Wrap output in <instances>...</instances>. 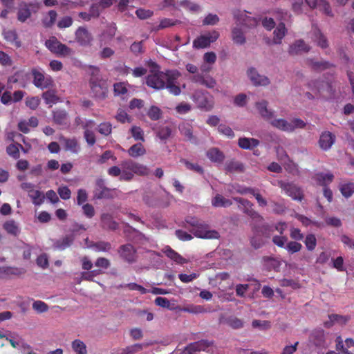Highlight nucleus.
Returning <instances> with one entry per match:
<instances>
[{
    "mask_svg": "<svg viewBox=\"0 0 354 354\" xmlns=\"http://www.w3.org/2000/svg\"><path fill=\"white\" fill-rule=\"evenodd\" d=\"M180 75V73L177 70H167L165 73L158 72L149 75L146 84L148 86L157 90L167 88L170 93L178 95L181 90L177 80Z\"/></svg>",
    "mask_w": 354,
    "mask_h": 354,
    "instance_id": "f257e3e1",
    "label": "nucleus"
},
{
    "mask_svg": "<svg viewBox=\"0 0 354 354\" xmlns=\"http://www.w3.org/2000/svg\"><path fill=\"white\" fill-rule=\"evenodd\" d=\"M186 223L191 227L190 232L196 237L204 239H217L219 233L214 230H209V225L204 221L194 216H187Z\"/></svg>",
    "mask_w": 354,
    "mask_h": 354,
    "instance_id": "f03ea898",
    "label": "nucleus"
},
{
    "mask_svg": "<svg viewBox=\"0 0 354 354\" xmlns=\"http://www.w3.org/2000/svg\"><path fill=\"white\" fill-rule=\"evenodd\" d=\"M120 166L122 172L120 180L131 181L133 178L134 174L146 176L150 173L149 169L146 165L130 159L122 161Z\"/></svg>",
    "mask_w": 354,
    "mask_h": 354,
    "instance_id": "7ed1b4c3",
    "label": "nucleus"
},
{
    "mask_svg": "<svg viewBox=\"0 0 354 354\" xmlns=\"http://www.w3.org/2000/svg\"><path fill=\"white\" fill-rule=\"evenodd\" d=\"M92 69L89 84L94 96L98 99H104L108 94V85L106 80H103L100 75V70L94 66L90 67Z\"/></svg>",
    "mask_w": 354,
    "mask_h": 354,
    "instance_id": "20e7f679",
    "label": "nucleus"
},
{
    "mask_svg": "<svg viewBox=\"0 0 354 354\" xmlns=\"http://www.w3.org/2000/svg\"><path fill=\"white\" fill-rule=\"evenodd\" d=\"M46 48L59 57H68L73 53V50L60 42L55 37H51L45 42Z\"/></svg>",
    "mask_w": 354,
    "mask_h": 354,
    "instance_id": "39448f33",
    "label": "nucleus"
},
{
    "mask_svg": "<svg viewBox=\"0 0 354 354\" xmlns=\"http://www.w3.org/2000/svg\"><path fill=\"white\" fill-rule=\"evenodd\" d=\"M278 186L281 188L286 194L291 197L295 201H301L304 194L301 189L292 183H286L283 180H279Z\"/></svg>",
    "mask_w": 354,
    "mask_h": 354,
    "instance_id": "423d86ee",
    "label": "nucleus"
},
{
    "mask_svg": "<svg viewBox=\"0 0 354 354\" xmlns=\"http://www.w3.org/2000/svg\"><path fill=\"white\" fill-rule=\"evenodd\" d=\"M218 37L219 33L216 30L201 35L194 40L193 47L197 49L207 48L211 43L214 42Z\"/></svg>",
    "mask_w": 354,
    "mask_h": 354,
    "instance_id": "0eeeda50",
    "label": "nucleus"
},
{
    "mask_svg": "<svg viewBox=\"0 0 354 354\" xmlns=\"http://www.w3.org/2000/svg\"><path fill=\"white\" fill-rule=\"evenodd\" d=\"M33 84L37 88L44 89L53 86V80L50 76L45 77L44 73L36 68L32 70Z\"/></svg>",
    "mask_w": 354,
    "mask_h": 354,
    "instance_id": "6e6552de",
    "label": "nucleus"
},
{
    "mask_svg": "<svg viewBox=\"0 0 354 354\" xmlns=\"http://www.w3.org/2000/svg\"><path fill=\"white\" fill-rule=\"evenodd\" d=\"M310 342L318 348H326L328 345L327 342L326 333L322 328L314 329L309 337Z\"/></svg>",
    "mask_w": 354,
    "mask_h": 354,
    "instance_id": "1a4fd4ad",
    "label": "nucleus"
},
{
    "mask_svg": "<svg viewBox=\"0 0 354 354\" xmlns=\"http://www.w3.org/2000/svg\"><path fill=\"white\" fill-rule=\"evenodd\" d=\"M234 16L242 26L248 28L256 27L259 23L257 18L248 15L245 11H235Z\"/></svg>",
    "mask_w": 354,
    "mask_h": 354,
    "instance_id": "9d476101",
    "label": "nucleus"
},
{
    "mask_svg": "<svg viewBox=\"0 0 354 354\" xmlns=\"http://www.w3.org/2000/svg\"><path fill=\"white\" fill-rule=\"evenodd\" d=\"M120 257L125 261L131 263L136 261V250L131 244L121 245L118 249Z\"/></svg>",
    "mask_w": 354,
    "mask_h": 354,
    "instance_id": "9b49d317",
    "label": "nucleus"
},
{
    "mask_svg": "<svg viewBox=\"0 0 354 354\" xmlns=\"http://www.w3.org/2000/svg\"><path fill=\"white\" fill-rule=\"evenodd\" d=\"M335 136L330 131H324L319 136L318 144L319 147L324 150L327 151L331 148L335 142Z\"/></svg>",
    "mask_w": 354,
    "mask_h": 354,
    "instance_id": "f8f14e48",
    "label": "nucleus"
},
{
    "mask_svg": "<svg viewBox=\"0 0 354 354\" xmlns=\"http://www.w3.org/2000/svg\"><path fill=\"white\" fill-rule=\"evenodd\" d=\"M75 39L81 46L90 45L93 40L91 34L84 27H79L75 31Z\"/></svg>",
    "mask_w": 354,
    "mask_h": 354,
    "instance_id": "ddd939ff",
    "label": "nucleus"
},
{
    "mask_svg": "<svg viewBox=\"0 0 354 354\" xmlns=\"http://www.w3.org/2000/svg\"><path fill=\"white\" fill-rule=\"evenodd\" d=\"M248 75L251 82L256 86H266L270 83L269 79L264 75H259L254 68L248 69Z\"/></svg>",
    "mask_w": 354,
    "mask_h": 354,
    "instance_id": "4468645a",
    "label": "nucleus"
},
{
    "mask_svg": "<svg viewBox=\"0 0 354 354\" xmlns=\"http://www.w3.org/2000/svg\"><path fill=\"white\" fill-rule=\"evenodd\" d=\"M310 50V47L304 40L299 39L290 46L288 53L291 55H297L308 53Z\"/></svg>",
    "mask_w": 354,
    "mask_h": 354,
    "instance_id": "2eb2a0df",
    "label": "nucleus"
},
{
    "mask_svg": "<svg viewBox=\"0 0 354 354\" xmlns=\"http://www.w3.org/2000/svg\"><path fill=\"white\" fill-rule=\"evenodd\" d=\"M191 80L193 82L198 83L209 88H213L216 84V80L212 77L209 75L204 76L202 74L194 75Z\"/></svg>",
    "mask_w": 354,
    "mask_h": 354,
    "instance_id": "dca6fc26",
    "label": "nucleus"
},
{
    "mask_svg": "<svg viewBox=\"0 0 354 354\" xmlns=\"http://www.w3.org/2000/svg\"><path fill=\"white\" fill-rule=\"evenodd\" d=\"M26 270L24 268H19L10 266L0 267V278L8 279L11 276H19L24 274Z\"/></svg>",
    "mask_w": 354,
    "mask_h": 354,
    "instance_id": "f3484780",
    "label": "nucleus"
},
{
    "mask_svg": "<svg viewBox=\"0 0 354 354\" xmlns=\"http://www.w3.org/2000/svg\"><path fill=\"white\" fill-rule=\"evenodd\" d=\"M196 102L198 107L209 111L213 107V101L211 98L207 97L203 93L197 92L194 95Z\"/></svg>",
    "mask_w": 354,
    "mask_h": 354,
    "instance_id": "a211bd4d",
    "label": "nucleus"
},
{
    "mask_svg": "<svg viewBox=\"0 0 354 354\" xmlns=\"http://www.w3.org/2000/svg\"><path fill=\"white\" fill-rule=\"evenodd\" d=\"M96 193L95 197L97 199L109 198L110 197V189L105 186L104 180L99 178L96 180Z\"/></svg>",
    "mask_w": 354,
    "mask_h": 354,
    "instance_id": "6ab92c4d",
    "label": "nucleus"
},
{
    "mask_svg": "<svg viewBox=\"0 0 354 354\" xmlns=\"http://www.w3.org/2000/svg\"><path fill=\"white\" fill-rule=\"evenodd\" d=\"M60 141L64 143L66 151H70L75 154L80 151V146L76 138H67L62 136L60 138Z\"/></svg>",
    "mask_w": 354,
    "mask_h": 354,
    "instance_id": "aec40b11",
    "label": "nucleus"
},
{
    "mask_svg": "<svg viewBox=\"0 0 354 354\" xmlns=\"http://www.w3.org/2000/svg\"><path fill=\"white\" fill-rule=\"evenodd\" d=\"M329 321L325 322L324 325L326 328H330L335 323L341 325H345L350 320L349 316L340 315L337 314H330L328 315Z\"/></svg>",
    "mask_w": 354,
    "mask_h": 354,
    "instance_id": "412c9836",
    "label": "nucleus"
},
{
    "mask_svg": "<svg viewBox=\"0 0 354 354\" xmlns=\"http://www.w3.org/2000/svg\"><path fill=\"white\" fill-rule=\"evenodd\" d=\"M313 39L317 46L322 48H326L328 46L327 38L323 35L321 30L316 26L313 27Z\"/></svg>",
    "mask_w": 354,
    "mask_h": 354,
    "instance_id": "4be33fe9",
    "label": "nucleus"
},
{
    "mask_svg": "<svg viewBox=\"0 0 354 354\" xmlns=\"http://www.w3.org/2000/svg\"><path fill=\"white\" fill-rule=\"evenodd\" d=\"M291 2V8L295 14H301L305 5L310 8V6H314L313 0H290Z\"/></svg>",
    "mask_w": 354,
    "mask_h": 354,
    "instance_id": "5701e85b",
    "label": "nucleus"
},
{
    "mask_svg": "<svg viewBox=\"0 0 354 354\" xmlns=\"http://www.w3.org/2000/svg\"><path fill=\"white\" fill-rule=\"evenodd\" d=\"M268 102L266 100H262L261 102H259L256 103V107L259 113V114L266 120H271L274 116V113L268 109Z\"/></svg>",
    "mask_w": 354,
    "mask_h": 354,
    "instance_id": "b1692460",
    "label": "nucleus"
},
{
    "mask_svg": "<svg viewBox=\"0 0 354 354\" xmlns=\"http://www.w3.org/2000/svg\"><path fill=\"white\" fill-rule=\"evenodd\" d=\"M179 131L182 136H185L187 140L192 143H196L197 139L193 135L192 127L189 124L183 123L179 126Z\"/></svg>",
    "mask_w": 354,
    "mask_h": 354,
    "instance_id": "393cba45",
    "label": "nucleus"
},
{
    "mask_svg": "<svg viewBox=\"0 0 354 354\" xmlns=\"http://www.w3.org/2000/svg\"><path fill=\"white\" fill-rule=\"evenodd\" d=\"M314 6H310L311 9H318L328 16H333L330 6L326 0H313Z\"/></svg>",
    "mask_w": 354,
    "mask_h": 354,
    "instance_id": "a878e982",
    "label": "nucleus"
},
{
    "mask_svg": "<svg viewBox=\"0 0 354 354\" xmlns=\"http://www.w3.org/2000/svg\"><path fill=\"white\" fill-rule=\"evenodd\" d=\"M259 143V140L256 138H249L245 137L240 138L238 141V145L240 148L249 150L257 147Z\"/></svg>",
    "mask_w": 354,
    "mask_h": 354,
    "instance_id": "bb28decb",
    "label": "nucleus"
},
{
    "mask_svg": "<svg viewBox=\"0 0 354 354\" xmlns=\"http://www.w3.org/2000/svg\"><path fill=\"white\" fill-rule=\"evenodd\" d=\"M207 158L213 162L221 163L225 159L224 153L218 148L213 147L207 151Z\"/></svg>",
    "mask_w": 354,
    "mask_h": 354,
    "instance_id": "cd10ccee",
    "label": "nucleus"
},
{
    "mask_svg": "<svg viewBox=\"0 0 354 354\" xmlns=\"http://www.w3.org/2000/svg\"><path fill=\"white\" fill-rule=\"evenodd\" d=\"M287 29L283 22H280L276 29L274 30V37L272 42L274 44H280L282 39L285 37Z\"/></svg>",
    "mask_w": 354,
    "mask_h": 354,
    "instance_id": "c85d7f7f",
    "label": "nucleus"
},
{
    "mask_svg": "<svg viewBox=\"0 0 354 354\" xmlns=\"http://www.w3.org/2000/svg\"><path fill=\"white\" fill-rule=\"evenodd\" d=\"M129 156L132 158H138L144 156L147 151L141 142H137L133 145L127 151Z\"/></svg>",
    "mask_w": 354,
    "mask_h": 354,
    "instance_id": "c756f323",
    "label": "nucleus"
},
{
    "mask_svg": "<svg viewBox=\"0 0 354 354\" xmlns=\"http://www.w3.org/2000/svg\"><path fill=\"white\" fill-rule=\"evenodd\" d=\"M272 127L286 132H292V128L290 123L285 119H274L270 121Z\"/></svg>",
    "mask_w": 354,
    "mask_h": 354,
    "instance_id": "7c9ffc66",
    "label": "nucleus"
},
{
    "mask_svg": "<svg viewBox=\"0 0 354 354\" xmlns=\"http://www.w3.org/2000/svg\"><path fill=\"white\" fill-rule=\"evenodd\" d=\"M41 97L45 103L48 104L50 106H52L53 104H55L59 101V97L56 94V91L52 89L44 92Z\"/></svg>",
    "mask_w": 354,
    "mask_h": 354,
    "instance_id": "2f4dec72",
    "label": "nucleus"
},
{
    "mask_svg": "<svg viewBox=\"0 0 354 354\" xmlns=\"http://www.w3.org/2000/svg\"><path fill=\"white\" fill-rule=\"evenodd\" d=\"M225 169L227 172H242L244 170V165L239 161L231 160L226 162L225 165Z\"/></svg>",
    "mask_w": 354,
    "mask_h": 354,
    "instance_id": "473e14b6",
    "label": "nucleus"
},
{
    "mask_svg": "<svg viewBox=\"0 0 354 354\" xmlns=\"http://www.w3.org/2000/svg\"><path fill=\"white\" fill-rule=\"evenodd\" d=\"M74 239L72 236H66L59 240H57L54 243V248L58 250H64L70 247Z\"/></svg>",
    "mask_w": 354,
    "mask_h": 354,
    "instance_id": "72a5a7b5",
    "label": "nucleus"
},
{
    "mask_svg": "<svg viewBox=\"0 0 354 354\" xmlns=\"http://www.w3.org/2000/svg\"><path fill=\"white\" fill-rule=\"evenodd\" d=\"M101 221L103 227L109 230H116L118 228V223L113 220V217L110 214L104 213L101 215Z\"/></svg>",
    "mask_w": 354,
    "mask_h": 354,
    "instance_id": "f704fd0d",
    "label": "nucleus"
},
{
    "mask_svg": "<svg viewBox=\"0 0 354 354\" xmlns=\"http://www.w3.org/2000/svg\"><path fill=\"white\" fill-rule=\"evenodd\" d=\"M164 253L167 257L176 262L177 263L183 264L186 263L185 259H184L180 254H179L169 246L165 248L164 250Z\"/></svg>",
    "mask_w": 354,
    "mask_h": 354,
    "instance_id": "c9c22d12",
    "label": "nucleus"
},
{
    "mask_svg": "<svg viewBox=\"0 0 354 354\" xmlns=\"http://www.w3.org/2000/svg\"><path fill=\"white\" fill-rule=\"evenodd\" d=\"M54 122L59 125L66 124L68 122V114L65 110H55L53 112Z\"/></svg>",
    "mask_w": 354,
    "mask_h": 354,
    "instance_id": "e433bc0d",
    "label": "nucleus"
},
{
    "mask_svg": "<svg viewBox=\"0 0 354 354\" xmlns=\"http://www.w3.org/2000/svg\"><path fill=\"white\" fill-rule=\"evenodd\" d=\"M31 17V10L28 8L27 3L19 8L17 13V20L21 23L26 22Z\"/></svg>",
    "mask_w": 354,
    "mask_h": 354,
    "instance_id": "4c0bfd02",
    "label": "nucleus"
},
{
    "mask_svg": "<svg viewBox=\"0 0 354 354\" xmlns=\"http://www.w3.org/2000/svg\"><path fill=\"white\" fill-rule=\"evenodd\" d=\"M3 229L8 234L17 236L20 233V229L14 220H9L4 223Z\"/></svg>",
    "mask_w": 354,
    "mask_h": 354,
    "instance_id": "58836bf2",
    "label": "nucleus"
},
{
    "mask_svg": "<svg viewBox=\"0 0 354 354\" xmlns=\"http://www.w3.org/2000/svg\"><path fill=\"white\" fill-rule=\"evenodd\" d=\"M57 17V13L55 10H49L47 16L44 17L41 20L44 27L46 28H51L55 23Z\"/></svg>",
    "mask_w": 354,
    "mask_h": 354,
    "instance_id": "ea45409f",
    "label": "nucleus"
},
{
    "mask_svg": "<svg viewBox=\"0 0 354 354\" xmlns=\"http://www.w3.org/2000/svg\"><path fill=\"white\" fill-rule=\"evenodd\" d=\"M333 178L334 176L331 173H318L315 176V179L317 182L319 183V185L323 187L327 186L333 180Z\"/></svg>",
    "mask_w": 354,
    "mask_h": 354,
    "instance_id": "a19ab883",
    "label": "nucleus"
},
{
    "mask_svg": "<svg viewBox=\"0 0 354 354\" xmlns=\"http://www.w3.org/2000/svg\"><path fill=\"white\" fill-rule=\"evenodd\" d=\"M232 204L230 200L225 198L221 194H216L212 201V205L214 207H229Z\"/></svg>",
    "mask_w": 354,
    "mask_h": 354,
    "instance_id": "79ce46f5",
    "label": "nucleus"
},
{
    "mask_svg": "<svg viewBox=\"0 0 354 354\" xmlns=\"http://www.w3.org/2000/svg\"><path fill=\"white\" fill-rule=\"evenodd\" d=\"M232 38L233 41L237 44H243L245 42V37L243 32L239 27H234L232 30Z\"/></svg>",
    "mask_w": 354,
    "mask_h": 354,
    "instance_id": "37998d69",
    "label": "nucleus"
},
{
    "mask_svg": "<svg viewBox=\"0 0 354 354\" xmlns=\"http://www.w3.org/2000/svg\"><path fill=\"white\" fill-rule=\"evenodd\" d=\"M310 66L315 71H322L325 69L330 68V67L334 66L333 64L328 61H313L310 62Z\"/></svg>",
    "mask_w": 354,
    "mask_h": 354,
    "instance_id": "c03bdc74",
    "label": "nucleus"
},
{
    "mask_svg": "<svg viewBox=\"0 0 354 354\" xmlns=\"http://www.w3.org/2000/svg\"><path fill=\"white\" fill-rule=\"evenodd\" d=\"M131 136L136 141L145 142L144 131L138 126H132L129 129Z\"/></svg>",
    "mask_w": 354,
    "mask_h": 354,
    "instance_id": "a18cd8bd",
    "label": "nucleus"
},
{
    "mask_svg": "<svg viewBox=\"0 0 354 354\" xmlns=\"http://www.w3.org/2000/svg\"><path fill=\"white\" fill-rule=\"evenodd\" d=\"M211 343L207 340H201L191 344L189 346V350L192 351H205L206 348L211 346Z\"/></svg>",
    "mask_w": 354,
    "mask_h": 354,
    "instance_id": "49530a36",
    "label": "nucleus"
},
{
    "mask_svg": "<svg viewBox=\"0 0 354 354\" xmlns=\"http://www.w3.org/2000/svg\"><path fill=\"white\" fill-rule=\"evenodd\" d=\"M180 311L192 314H200L206 312L203 306L200 305L191 304L184 306L180 309Z\"/></svg>",
    "mask_w": 354,
    "mask_h": 354,
    "instance_id": "de8ad7c7",
    "label": "nucleus"
},
{
    "mask_svg": "<svg viewBox=\"0 0 354 354\" xmlns=\"http://www.w3.org/2000/svg\"><path fill=\"white\" fill-rule=\"evenodd\" d=\"M29 196L32 198L33 204L40 205L44 203L45 196L42 192L39 190L32 191L29 194Z\"/></svg>",
    "mask_w": 354,
    "mask_h": 354,
    "instance_id": "09e8293b",
    "label": "nucleus"
},
{
    "mask_svg": "<svg viewBox=\"0 0 354 354\" xmlns=\"http://www.w3.org/2000/svg\"><path fill=\"white\" fill-rule=\"evenodd\" d=\"M339 190L344 197L349 198L354 193V183H346L342 184L340 185Z\"/></svg>",
    "mask_w": 354,
    "mask_h": 354,
    "instance_id": "8fccbe9b",
    "label": "nucleus"
},
{
    "mask_svg": "<svg viewBox=\"0 0 354 354\" xmlns=\"http://www.w3.org/2000/svg\"><path fill=\"white\" fill-rule=\"evenodd\" d=\"M180 162L184 164L186 168L189 170L195 171L198 174H203L204 173L203 168L198 163H192L186 159H181Z\"/></svg>",
    "mask_w": 354,
    "mask_h": 354,
    "instance_id": "3c124183",
    "label": "nucleus"
},
{
    "mask_svg": "<svg viewBox=\"0 0 354 354\" xmlns=\"http://www.w3.org/2000/svg\"><path fill=\"white\" fill-rule=\"evenodd\" d=\"M180 23V21L177 19L164 18L160 20L159 25L156 28V30L169 28V27L176 26L177 24H179Z\"/></svg>",
    "mask_w": 354,
    "mask_h": 354,
    "instance_id": "603ef678",
    "label": "nucleus"
},
{
    "mask_svg": "<svg viewBox=\"0 0 354 354\" xmlns=\"http://www.w3.org/2000/svg\"><path fill=\"white\" fill-rule=\"evenodd\" d=\"M274 16L276 19L280 22H288L291 21L292 15L286 10L278 9L274 11Z\"/></svg>",
    "mask_w": 354,
    "mask_h": 354,
    "instance_id": "864d4df0",
    "label": "nucleus"
},
{
    "mask_svg": "<svg viewBox=\"0 0 354 354\" xmlns=\"http://www.w3.org/2000/svg\"><path fill=\"white\" fill-rule=\"evenodd\" d=\"M72 348L76 354H87L86 346L80 339H75L72 342Z\"/></svg>",
    "mask_w": 354,
    "mask_h": 354,
    "instance_id": "5fc2aeb1",
    "label": "nucleus"
},
{
    "mask_svg": "<svg viewBox=\"0 0 354 354\" xmlns=\"http://www.w3.org/2000/svg\"><path fill=\"white\" fill-rule=\"evenodd\" d=\"M5 39L8 41L15 44V46L17 48L20 47L21 45V41L19 40L17 33L15 30H8L6 32Z\"/></svg>",
    "mask_w": 354,
    "mask_h": 354,
    "instance_id": "6e6d98bb",
    "label": "nucleus"
},
{
    "mask_svg": "<svg viewBox=\"0 0 354 354\" xmlns=\"http://www.w3.org/2000/svg\"><path fill=\"white\" fill-rule=\"evenodd\" d=\"M305 245L308 250L313 251L317 246V239L313 234L306 235L304 240Z\"/></svg>",
    "mask_w": 354,
    "mask_h": 354,
    "instance_id": "4d7b16f0",
    "label": "nucleus"
},
{
    "mask_svg": "<svg viewBox=\"0 0 354 354\" xmlns=\"http://www.w3.org/2000/svg\"><path fill=\"white\" fill-rule=\"evenodd\" d=\"M19 147L23 149V147L20 144L15 145L10 144L6 148V152L9 156L12 157L15 159H17L19 158L20 153L19 150Z\"/></svg>",
    "mask_w": 354,
    "mask_h": 354,
    "instance_id": "13d9d810",
    "label": "nucleus"
},
{
    "mask_svg": "<svg viewBox=\"0 0 354 354\" xmlns=\"http://www.w3.org/2000/svg\"><path fill=\"white\" fill-rule=\"evenodd\" d=\"M91 247L97 252H109L111 249V245L109 242L98 241L91 245Z\"/></svg>",
    "mask_w": 354,
    "mask_h": 354,
    "instance_id": "bf43d9fd",
    "label": "nucleus"
},
{
    "mask_svg": "<svg viewBox=\"0 0 354 354\" xmlns=\"http://www.w3.org/2000/svg\"><path fill=\"white\" fill-rule=\"evenodd\" d=\"M97 131L100 134L108 136L112 132V124L109 122H102L99 124Z\"/></svg>",
    "mask_w": 354,
    "mask_h": 354,
    "instance_id": "052dcab7",
    "label": "nucleus"
},
{
    "mask_svg": "<svg viewBox=\"0 0 354 354\" xmlns=\"http://www.w3.org/2000/svg\"><path fill=\"white\" fill-rule=\"evenodd\" d=\"M147 115L151 120H158L161 118L162 111L156 106H151L147 111Z\"/></svg>",
    "mask_w": 354,
    "mask_h": 354,
    "instance_id": "680f3d73",
    "label": "nucleus"
},
{
    "mask_svg": "<svg viewBox=\"0 0 354 354\" xmlns=\"http://www.w3.org/2000/svg\"><path fill=\"white\" fill-rule=\"evenodd\" d=\"M285 248L290 254H294L301 250L302 245L297 241H290L286 245Z\"/></svg>",
    "mask_w": 354,
    "mask_h": 354,
    "instance_id": "e2e57ef3",
    "label": "nucleus"
},
{
    "mask_svg": "<svg viewBox=\"0 0 354 354\" xmlns=\"http://www.w3.org/2000/svg\"><path fill=\"white\" fill-rule=\"evenodd\" d=\"M130 50L135 55L142 54L145 52L143 41H135L130 46Z\"/></svg>",
    "mask_w": 354,
    "mask_h": 354,
    "instance_id": "0e129e2a",
    "label": "nucleus"
},
{
    "mask_svg": "<svg viewBox=\"0 0 354 354\" xmlns=\"http://www.w3.org/2000/svg\"><path fill=\"white\" fill-rule=\"evenodd\" d=\"M116 32V27L115 26H111L108 27V28L104 30L101 35V41L104 39L111 40L115 36Z\"/></svg>",
    "mask_w": 354,
    "mask_h": 354,
    "instance_id": "69168bd1",
    "label": "nucleus"
},
{
    "mask_svg": "<svg viewBox=\"0 0 354 354\" xmlns=\"http://www.w3.org/2000/svg\"><path fill=\"white\" fill-rule=\"evenodd\" d=\"M115 118L118 122L121 123H130L131 122V116L124 110L120 109L118 111Z\"/></svg>",
    "mask_w": 354,
    "mask_h": 354,
    "instance_id": "338daca9",
    "label": "nucleus"
},
{
    "mask_svg": "<svg viewBox=\"0 0 354 354\" xmlns=\"http://www.w3.org/2000/svg\"><path fill=\"white\" fill-rule=\"evenodd\" d=\"M218 131L220 133L227 136L229 138H232L234 137V133L232 129L229 127L224 124H221L218 127Z\"/></svg>",
    "mask_w": 354,
    "mask_h": 354,
    "instance_id": "774afa93",
    "label": "nucleus"
}]
</instances>
